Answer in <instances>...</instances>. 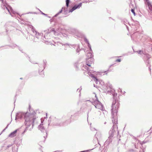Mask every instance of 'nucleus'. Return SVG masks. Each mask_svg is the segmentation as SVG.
Listing matches in <instances>:
<instances>
[{"label":"nucleus","mask_w":152,"mask_h":152,"mask_svg":"<svg viewBox=\"0 0 152 152\" xmlns=\"http://www.w3.org/2000/svg\"><path fill=\"white\" fill-rule=\"evenodd\" d=\"M35 35L36 36V37L37 38H39L40 37H41V34L37 32H36L35 33Z\"/></svg>","instance_id":"nucleus-14"},{"label":"nucleus","mask_w":152,"mask_h":152,"mask_svg":"<svg viewBox=\"0 0 152 152\" xmlns=\"http://www.w3.org/2000/svg\"><path fill=\"white\" fill-rule=\"evenodd\" d=\"M20 79H22V78H21Z\"/></svg>","instance_id":"nucleus-35"},{"label":"nucleus","mask_w":152,"mask_h":152,"mask_svg":"<svg viewBox=\"0 0 152 152\" xmlns=\"http://www.w3.org/2000/svg\"><path fill=\"white\" fill-rule=\"evenodd\" d=\"M41 74H42V77L44 76V72H42V71L41 72Z\"/></svg>","instance_id":"nucleus-21"},{"label":"nucleus","mask_w":152,"mask_h":152,"mask_svg":"<svg viewBox=\"0 0 152 152\" xmlns=\"http://www.w3.org/2000/svg\"><path fill=\"white\" fill-rule=\"evenodd\" d=\"M119 103L118 101L115 100L113 102L112 109H111V113L113 116L114 120H112L113 123V126L112 127V129L109 132V136L108 139L105 142V143L107 144H109L112 141V138L115 134V131L117 130V113L118 109L119 107Z\"/></svg>","instance_id":"nucleus-1"},{"label":"nucleus","mask_w":152,"mask_h":152,"mask_svg":"<svg viewBox=\"0 0 152 152\" xmlns=\"http://www.w3.org/2000/svg\"><path fill=\"white\" fill-rule=\"evenodd\" d=\"M93 63V58H90L89 59H86V64L89 66H90L91 64Z\"/></svg>","instance_id":"nucleus-10"},{"label":"nucleus","mask_w":152,"mask_h":152,"mask_svg":"<svg viewBox=\"0 0 152 152\" xmlns=\"http://www.w3.org/2000/svg\"><path fill=\"white\" fill-rule=\"evenodd\" d=\"M46 116H47V113H46Z\"/></svg>","instance_id":"nucleus-34"},{"label":"nucleus","mask_w":152,"mask_h":152,"mask_svg":"<svg viewBox=\"0 0 152 152\" xmlns=\"http://www.w3.org/2000/svg\"><path fill=\"white\" fill-rule=\"evenodd\" d=\"M79 91V92H80V89H77V91Z\"/></svg>","instance_id":"nucleus-22"},{"label":"nucleus","mask_w":152,"mask_h":152,"mask_svg":"<svg viewBox=\"0 0 152 152\" xmlns=\"http://www.w3.org/2000/svg\"><path fill=\"white\" fill-rule=\"evenodd\" d=\"M94 96H95L94 99H93V101L92 103L95 106L96 108L102 111L104 110V108L102 104L97 99L96 94L95 93L94 94Z\"/></svg>","instance_id":"nucleus-3"},{"label":"nucleus","mask_w":152,"mask_h":152,"mask_svg":"<svg viewBox=\"0 0 152 152\" xmlns=\"http://www.w3.org/2000/svg\"><path fill=\"white\" fill-rule=\"evenodd\" d=\"M82 69L83 70L87 72L88 75H90V73H91V72H90V70H89V69L88 67L86 65H83L82 67Z\"/></svg>","instance_id":"nucleus-9"},{"label":"nucleus","mask_w":152,"mask_h":152,"mask_svg":"<svg viewBox=\"0 0 152 152\" xmlns=\"http://www.w3.org/2000/svg\"><path fill=\"white\" fill-rule=\"evenodd\" d=\"M18 130V129H16L13 132L11 133L10 134H9L8 137H13L16 136V133Z\"/></svg>","instance_id":"nucleus-11"},{"label":"nucleus","mask_w":152,"mask_h":152,"mask_svg":"<svg viewBox=\"0 0 152 152\" xmlns=\"http://www.w3.org/2000/svg\"><path fill=\"white\" fill-rule=\"evenodd\" d=\"M131 11L133 13V14H134V15H135V12H134V9H132L131 10Z\"/></svg>","instance_id":"nucleus-19"},{"label":"nucleus","mask_w":152,"mask_h":152,"mask_svg":"<svg viewBox=\"0 0 152 152\" xmlns=\"http://www.w3.org/2000/svg\"><path fill=\"white\" fill-rule=\"evenodd\" d=\"M44 137L45 138V139L46 138L45 136Z\"/></svg>","instance_id":"nucleus-30"},{"label":"nucleus","mask_w":152,"mask_h":152,"mask_svg":"<svg viewBox=\"0 0 152 152\" xmlns=\"http://www.w3.org/2000/svg\"><path fill=\"white\" fill-rule=\"evenodd\" d=\"M121 61V60L120 59H118L116 60V61H117V62H120Z\"/></svg>","instance_id":"nucleus-20"},{"label":"nucleus","mask_w":152,"mask_h":152,"mask_svg":"<svg viewBox=\"0 0 152 152\" xmlns=\"http://www.w3.org/2000/svg\"><path fill=\"white\" fill-rule=\"evenodd\" d=\"M149 68L150 70H151V69H150V68Z\"/></svg>","instance_id":"nucleus-32"},{"label":"nucleus","mask_w":152,"mask_h":152,"mask_svg":"<svg viewBox=\"0 0 152 152\" xmlns=\"http://www.w3.org/2000/svg\"><path fill=\"white\" fill-rule=\"evenodd\" d=\"M91 77H92V78H94V81L96 84H97L98 81L97 78L95 77L93 75L91 74Z\"/></svg>","instance_id":"nucleus-12"},{"label":"nucleus","mask_w":152,"mask_h":152,"mask_svg":"<svg viewBox=\"0 0 152 152\" xmlns=\"http://www.w3.org/2000/svg\"><path fill=\"white\" fill-rule=\"evenodd\" d=\"M146 1L145 2V4L148 5L149 8V12L152 14V5L149 0H146Z\"/></svg>","instance_id":"nucleus-7"},{"label":"nucleus","mask_w":152,"mask_h":152,"mask_svg":"<svg viewBox=\"0 0 152 152\" xmlns=\"http://www.w3.org/2000/svg\"><path fill=\"white\" fill-rule=\"evenodd\" d=\"M94 87H95V85H94Z\"/></svg>","instance_id":"nucleus-33"},{"label":"nucleus","mask_w":152,"mask_h":152,"mask_svg":"<svg viewBox=\"0 0 152 152\" xmlns=\"http://www.w3.org/2000/svg\"><path fill=\"white\" fill-rule=\"evenodd\" d=\"M111 87H112V86H111V85L110 86V88H111Z\"/></svg>","instance_id":"nucleus-27"},{"label":"nucleus","mask_w":152,"mask_h":152,"mask_svg":"<svg viewBox=\"0 0 152 152\" xmlns=\"http://www.w3.org/2000/svg\"><path fill=\"white\" fill-rule=\"evenodd\" d=\"M6 130V129H4L2 131V132H4L5 130Z\"/></svg>","instance_id":"nucleus-26"},{"label":"nucleus","mask_w":152,"mask_h":152,"mask_svg":"<svg viewBox=\"0 0 152 152\" xmlns=\"http://www.w3.org/2000/svg\"><path fill=\"white\" fill-rule=\"evenodd\" d=\"M39 130H40L42 131H43L45 130L44 127L43 126V125L42 124H40L39 126Z\"/></svg>","instance_id":"nucleus-13"},{"label":"nucleus","mask_w":152,"mask_h":152,"mask_svg":"<svg viewBox=\"0 0 152 152\" xmlns=\"http://www.w3.org/2000/svg\"><path fill=\"white\" fill-rule=\"evenodd\" d=\"M82 6V3H79L78 5H75L72 9L69 10V12H72L73 11L77 9H79Z\"/></svg>","instance_id":"nucleus-8"},{"label":"nucleus","mask_w":152,"mask_h":152,"mask_svg":"<svg viewBox=\"0 0 152 152\" xmlns=\"http://www.w3.org/2000/svg\"><path fill=\"white\" fill-rule=\"evenodd\" d=\"M106 122H105L104 123V124H106Z\"/></svg>","instance_id":"nucleus-28"},{"label":"nucleus","mask_w":152,"mask_h":152,"mask_svg":"<svg viewBox=\"0 0 152 152\" xmlns=\"http://www.w3.org/2000/svg\"><path fill=\"white\" fill-rule=\"evenodd\" d=\"M32 115L28 112H20L17 113L16 118H23L25 120V125L27 128L31 125L32 127H33L34 119L32 117Z\"/></svg>","instance_id":"nucleus-2"},{"label":"nucleus","mask_w":152,"mask_h":152,"mask_svg":"<svg viewBox=\"0 0 152 152\" xmlns=\"http://www.w3.org/2000/svg\"><path fill=\"white\" fill-rule=\"evenodd\" d=\"M99 83L101 84V85L102 86V89L104 91V92H109V90H108V86L106 85H104V83L102 80L99 81Z\"/></svg>","instance_id":"nucleus-6"},{"label":"nucleus","mask_w":152,"mask_h":152,"mask_svg":"<svg viewBox=\"0 0 152 152\" xmlns=\"http://www.w3.org/2000/svg\"><path fill=\"white\" fill-rule=\"evenodd\" d=\"M138 54L142 55L143 53V51L142 50H139L137 51Z\"/></svg>","instance_id":"nucleus-17"},{"label":"nucleus","mask_w":152,"mask_h":152,"mask_svg":"<svg viewBox=\"0 0 152 152\" xmlns=\"http://www.w3.org/2000/svg\"><path fill=\"white\" fill-rule=\"evenodd\" d=\"M85 41L88 44V46L90 48V50H91V52H88L87 55V58L86 59H90L92 58H93V55L92 54V53L91 46L88 40H87L86 38H85Z\"/></svg>","instance_id":"nucleus-5"},{"label":"nucleus","mask_w":152,"mask_h":152,"mask_svg":"<svg viewBox=\"0 0 152 152\" xmlns=\"http://www.w3.org/2000/svg\"><path fill=\"white\" fill-rule=\"evenodd\" d=\"M104 74H107V71H105V72H104Z\"/></svg>","instance_id":"nucleus-23"},{"label":"nucleus","mask_w":152,"mask_h":152,"mask_svg":"<svg viewBox=\"0 0 152 152\" xmlns=\"http://www.w3.org/2000/svg\"><path fill=\"white\" fill-rule=\"evenodd\" d=\"M134 139H136V138H134Z\"/></svg>","instance_id":"nucleus-31"},{"label":"nucleus","mask_w":152,"mask_h":152,"mask_svg":"<svg viewBox=\"0 0 152 152\" xmlns=\"http://www.w3.org/2000/svg\"><path fill=\"white\" fill-rule=\"evenodd\" d=\"M8 125L7 126V127L5 128L6 129L7 128Z\"/></svg>","instance_id":"nucleus-25"},{"label":"nucleus","mask_w":152,"mask_h":152,"mask_svg":"<svg viewBox=\"0 0 152 152\" xmlns=\"http://www.w3.org/2000/svg\"><path fill=\"white\" fill-rule=\"evenodd\" d=\"M31 29H32V31H33V33H36V32H37L36 31L35 28H34V27L33 26H32V27H31Z\"/></svg>","instance_id":"nucleus-16"},{"label":"nucleus","mask_w":152,"mask_h":152,"mask_svg":"<svg viewBox=\"0 0 152 152\" xmlns=\"http://www.w3.org/2000/svg\"><path fill=\"white\" fill-rule=\"evenodd\" d=\"M69 0H66V4L67 7H68L69 6Z\"/></svg>","instance_id":"nucleus-18"},{"label":"nucleus","mask_w":152,"mask_h":152,"mask_svg":"<svg viewBox=\"0 0 152 152\" xmlns=\"http://www.w3.org/2000/svg\"><path fill=\"white\" fill-rule=\"evenodd\" d=\"M63 8H62L61 10L58 13L56 14L54 16L56 17L58 16L59 14L61 13L63 10Z\"/></svg>","instance_id":"nucleus-15"},{"label":"nucleus","mask_w":152,"mask_h":152,"mask_svg":"<svg viewBox=\"0 0 152 152\" xmlns=\"http://www.w3.org/2000/svg\"><path fill=\"white\" fill-rule=\"evenodd\" d=\"M42 14L44 15H46V14H44V13H43L42 12Z\"/></svg>","instance_id":"nucleus-24"},{"label":"nucleus","mask_w":152,"mask_h":152,"mask_svg":"<svg viewBox=\"0 0 152 152\" xmlns=\"http://www.w3.org/2000/svg\"><path fill=\"white\" fill-rule=\"evenodd\" d=\"M56 44L57 45H58L62 46L63 47V48H64V49L66 50L67 48H71L72 47H75V48H76V51L77 53H78L80 51V50L79 48V46L78 45H69L67 44H63L60 43V42H58L56 43L55 44V45H56Z\"/></svg>","instance_id":"nucleus-4"},{"label":"nucleus","mask_w":152,"mask_h":152,"mask_svg":"<svg viewBox=\"0 0 152 152\" xmlns=\"http://www.w3.org/2000/svg\"><path fill=\"white\" fill-rule=\"evenodd\" d=\"M144 1H145V2H146V0H144Z\"/></svg>","instance_id":"nucleus-29"}]
</instances>
